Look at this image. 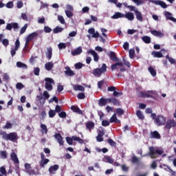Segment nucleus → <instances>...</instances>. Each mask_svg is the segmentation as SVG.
Here are the masks:
<instances>
[{
  "mask_svg": "<svg viewBox=\"0 0 176 176\" xmlns=\"http://www.w3.org/2000/svg\"><path fill=\"white\" fill-rule=\"evenodd\" d=\"M0 135H1L2 139L5 141H11L12 142H16L19 140V135L16 132H11L10 133H6V131H0Z\"/></svg>",
  "mask_w": 176,
  "mask_h": 176,
  "instance_id": "f257e3e1",
  "label": "nucleus"
},
{
  "mask_svg": "<svg viewBox=\"0 0 176 176\" xmlns=\"http://www.w3.org/2000/svg\"><path fill=\"white\" fill-rule=\"evenodd\" d=\"M107 103H112L115 106L120 105V100L113 97L109 98H101L98 101V105L100 107L105 106Z\"/></svg>",
  "mask_w": 176,
  "mask_h": 176,
  "instance_id": "f03ea898",
  "label": "nucleus"
},
{
  "mask_svg": "<svg viewBox=\"0 0 176 176\" xmlns=\"http://www.w3.org/2000/svg\"><path fill=\"white\" fill-rule=\"evenodd\" d=\"M164 151L160 148H155L154 146L149 147L148 155L151 159H157L161 155H163Z\"/></svg>",
  "mask_w": 176,
  "mask_h": 176,
  "instance_id": "7ed1b4c3",
  "label": "nucleus"
},
{
  "mask_svg": "<svg viewBox=\"0 0 176 176\" xmlns=\"http://www.w3.org/2000/svg\"><path fill=\"white\" fill-rule=\"evenodd\" d=\"M152 94L155 95L156 92L153 90L148 91H139L138 97L144 98H151L154 99L155 97Z\"/></svg>",
  "mask_w": 176,
  "mask_h": 176,
  "instance_id": "20e7f679",
  "label": "nucleus"
},
{
  "mask_svg": "<svg viewBox=\"0 0 176 176\" xmlns=\"http://www.w3.org/2000/svg\"><path fill=\"white\" fill-rule=\"evenodd\" d=\"M107 65L106 64L103 63L102 65L101 68H96L94 70V75L95 76H100L102 75V73L107 72Z\"/></svg>",
  "mask_w": 176,
  "mask_h": 176,
  "instance_id": "39448f33",
  "label": "nucleus"
},
{
  "mask_svg": "<svg viewBox=\"0 0 176 176\" xmlns=\"http://www.w3.org/2000/svg\"><path fill=\"white\" fill-rule=\"evenodd\" d=\"M166 121V119L165 117L159 115L156 117V118L155 119V123L157 125V126H162L165 124Z\"/></svg>",
  "mask_w": 176,
  "mask_h": 176,
  "instance_id": "423d86ee",
  "label": "nucleus"
},
{
  "mask_svg": "<svg viewBox=\"0 0 176 176\" xmlns=\"http://www.w3.org/2000/svg\"><path fill=\"white\" fill-rule=\"evenodd\" d=\"M45 89L47 91H52L53 89L52 84L54 83V80L50 78H45Z\"/></svg>",
  "mask_w": 176,
  "mask_h": 176,
  "instance_id": "0eeeda50",
  "label": "nucleus"
},
{
  "mask_svg": "<svg viewBox=\"0 0 176 176\" xmlns=\"http://www.w3.org/2000/svg\"><path fill=\"white\" fill-rule=\"evenodd\" d=\"M25 173L29 174V175H35V170L32 169L31 164H28V163L25 164Z\"/></svg>",
  "mask_w": 176,
  "mask_h": 176,
  "instance_id": "6e6552de",
  "label": "nucleus"
},
{
  "mask_svg": "<svg viewBox=\"0 0 176 176\" xmlns=\"http://www.w3.org/2000/svg\"><path fill=\"white\" fill-rule=\"evenodd\" d=\"M176 126V122L173 119L168 120L166 124V129L170 130L172 127Z\"/></svg>",
  "mask_w": 176,
  "mask_h": 176,
  "instance_id": "1a4fd4ad",
  "label": "nucleus"
},
{
  "mask_svg": "<svg viewBox=\"0 0 176 176\" xmlns=\"http://www.w3.org/2000/svg\"><path fill=\"white\" fill-rule=\"evenodd\" d=\"M10 159L16 164H19L20 163V161H19V157H17V154H16V153H14V151H12L10 153Z\"/></svg>",
  "mask_w": 176,
  "mask_h": 176,
  "instance_id": "9d476101",
  "label": "nucleus"
},
{
  "mask_svg": "<svg viewBox=\"0 0 176 176\" xmlns=\"http://www.w3.org/2000/svg\"><path fill=\"white\" fill-rule=\"evenodd\" d=\"M19 23H12L7 24L6 29L8 30H12V28H14V30H17V29H19Z\"/></svg>",
  "mask_w": 176,
  "mask_h": 176,
  "instance_id": "9b49d317",
  "label": "nucleus"
},
{
  "mask_svg": "<svg viewBox=\"0 0 176 176\" xmlns=\"http://www.w3.org/2000/svg\"><path fill=\"white\" fill-rule=\"evenodd\" d=\"M86 126V130H89V131H91V130H94L95 124L92 121L87 122L85 124Z\"/></svg>",
  "mask_w": 176,
  "mask_h": 176,
  "instance_id": "f8f14e48",
  "label": "nucleus"
},
{
  "mask_svg": "<svg viewBox=\"0 0 176 176\" xmlns=\"http://www.w3.org/2000/svg\"><path fill=\"white\" fill-rule=\"evenodd\" d=\"M150 138H154L155 140H160L161 135L157 131H154L151 132Z\"/></svg>",
  "mask_w": 176,
  "mask_h": 176,
  "instance_id": "ddd939ff",
  "label": "nucleus"
},
{
  "mask_svg": "<svg viewBox=\"0 0 176 176\" xmlns=\"http://www.w3.org/2000/svg\"><path fill=\"white\" fill-rule=\"evenodd\" d=\"M88 33L92 34L93 38H98L100 36L99 33L98 32H95V30L93 28L88 30Z\"/></svg>",
  "mask_w": 176,
  "mask_h": 176,
  "instance_id": "4468645a",
  "label": "nucleus"
},
{
  "mask_svg": "<svg viewBox=\"0 0 176 176\" xmlns=\"http://www.w3.org/2000/svg\"><path fill=\"white\" fill-rule=\"evenodd\" d=\"M54 138H56V140H57V141H58V142L60 146L63 145L64 142L63 140V137L60 135V133H56L54 135Z\"/></svg>",
  "mask_w": 176,
  "mask_h": 176,
  "instance_id": "2eb2a0df",
  "label": "nucleus"
},
{
  "mask_svg": "<svg viewBox=\"0 0 176 176\" xmlns=\"http://www.w3.org/2000/svg\"><path fill=\"white\" fill-rule=\"evenodd\" d=\"M65 69H66V71H65V74L66 76L72 77L75 75L74 72L72 70H71L69 66L65 67Z\"/></svg>",
  "mask_w": 176,
  "mask_h": 176,
  "instance_id": "dca6fc26",
  "label": "nucleus"
},
{
  "mask_svg": "<svg viewBox=\"0 0 176 176\" xmlns=\"http://www.w3.org/2000/svg\"><path fill=\"white\" fill-rule=\"evenodd\" d=\"M88 54H91L94 56V60L95 62L98 63L99 60V56L98 54L93 50H90L89 51L87 52Z\"/></svg>",
  "mask_w": 176,
  "mask_h": 176,
  "instance_id": "f3484780",
  "label": "nucleus"
},
{
  "mask_svg": "<svg viewBox=\"0 0 176 176\" xmlns=\"http://www.w3.org/2000/svg\"><path fill=\"white\" fill-rule=\"evenodd\" d=\"M58 168L59 166L58 164H54V166H52L49 168V173L50 174H55V171H57Z\"/></svg>",
  "mask_w": 176,
  "mask_h": 176,
  "instance_id": "a211bd4d",
  "label": "nucleus"
},
{
  "mask_svg": "<svg viewBox=\"0 0 176 176\" xmlns=\"http://www.w3.org/2000/svg\"><path fill=\"white\" fill-rule=\"evenodd\" d=\"M151 2L156 5L160 6L162 8H163L164 9L167 8V7H168L167 5L162 1H152Z\"/></svg>",
  "mask_w": 176,
  "mask_h": 176,
  "instance_id": "6ab92c4d",
  "label": "nucleus"
},
{
  "mask_svg": "<svg viewBox=\"0 0 176 176\" xmlns=\"http://www.w3.org/2000/svg\"><path fill=\"white\" fill-rule=\"evenodd\" d=\"M36 37H38V32H34L32 34H30L29 35H28V36L26 37L29 41H32V40H34V38H36Z\"/></svg>",
  "mask_w": 176,
  "mask_h": 176,
  "instance_id": "aec40b11",
  "label": "nucleus"
},
{
  "mask_svg": "<svg viewBox=\"0 0 176 176\" xmlns=\"http://www.w3.org/2000/svg\"><path fill=\"white\" fill-rule=\"evenodd\" d=\"M135 14L136 16V19H138V21L142 22L143 21V17H142V13L137 10H135Z\"/></svg>",
  "mask_w": 176,
  "mask_h": 176,
  "instance_id": "412c9836",
  "label": "nucleus"
},
{
  "mask_svg": "<svg viewBox=\"0 0 176 176\" xmlns=\"http://www.w3.org/2000/svg\"><path fill=\"white\" fill-rule=\"evenodd\" d=\"M46 57L48 60H50L52 56V48L48 47L47 48V52L45 53Z\"/></svg>",
  "mask_w": 176,
  "mask_h": 176,
  "instance_id": "4be33fe9",
  "label": "nucleus"
},
{
  "mask_svg": "<svg viewBox=\"0 0 176 176\" xmlns=\"http://www.w3.org/2000/svg\"><path fill=\"white\" fill-rule=\"evenodd\" d=\"M109 122L120 123V120L117 118L116 114L114 113L109 120Z\"/></svg>",
  "mask_w": 176,
  "mask_h": 176,
  "instance_id": "5701e85b",
  "label": "nucleus"
},
{
  "mask_svg": "<svg viewBox=\"0 0 176 176\" xmlns=\"http://www.w3.org/2000/svg\"><path fill=\"white\" fill-rule=\"evenodd\" d=\"M49 162H50V160L49 159L41 160L40 162H39L40 167H41L42 168H45V166L46 164H47V163H49Z\"/></svg>",
  "mask_w": 176,
  "mask_h": 176,
  "instance_id": "b1692460",
  "label": "nucleus"
},
{
  "mask_svg": "<svg viewBox=\"0 0 176 176\" xmlns=\"http://www.w3.org/2000/svg\"><path fill=\"white\" fill-rule=\"evenodd\" d=\"M151 32L153 36H155L157 37H163L164 36L163 33L157 30H151Z\"/></svg>",
  "mask_w": 176,
  "mask_h": 176,
  "instance_id": "393cba45",
  "label": "nucleus"
},
{
  "mask_svg": "<svg viewBox=\"0 0 176 176\" xmlns=\"http://www.w3.org/2000/svg\"><path fill=\"white\" fill-rule=\"evenodd\" d=\"M119 18H124V14L118 12H116L115 14L111 16V19H118Z\"/></svg>",
  "mask_w": 176,
  "mask_h": 176,
  "instance_id": "a878e982",
  "label": "nucleus"
},
{
  "mask_svg": "<svg viewBox=\"0 0 176 176\" xmlns=\"http://www.w3.org/2000/svg\"><path fill=\"white\" fill-rule=\"evenodd\" d=\"M40 126L41 129L42 134H47V131H48L47 126H46V124H41L40 125Z\"/></svg>",
  "mask_w": 176,
  "mask_h": 176,
  "instance_id": "bb28decb",
  "label": "nucleus"
},
{
  "mask_svg": "<svg viewBox=\"0 0 176 176\" xmlns=\"http://www.w3.org/2000/svg\"><path fill=\"white\" fill-rule=\"evenodd\" d=\"M16 67H18L19 68H23V69H28V66L27 65H25V63H23L20 61L16 63Z\"/></svg>",
  "mask_w": 176,
  "mask_h": 176,
  "instance_id": "cd10ccee",
  "label": "nucleus"
},
{
  "mask_svg": "<svg viewBox=\"0 0 176 176\" xmlns=\"http://www.w3.org/2000/svg\"><path fill=\"white\" fill-rule=\"evenodd\" d=\"M124 18H126L129 21H133L134 19V15L132 12H128L124 14Z\"/></svg>",
  "mask_w": 176,
  "mask_h": 176,
  "instance_id": "c85d7f7f",
  "label": "nucleus"
},
{
  "mask_svg": "<svg viewBox=\"0 0 176 176\" xmlns=\"http://www.w3.org/2000/svg\"><path fill=\"white\" fill-rule=\"evenodd\" d=\"M152 56L155 58H162L163 57V54L162 52H155L153 51L152 53H151Z\"/></svg>",
  "mask_w": 176,
  "mask_h": 176,
  "instance_id": "c756f323",
  "label": "nucleus"
},
{
  "mask_svg": "<svg viewBox=\"0 0 176 176\" xmlns=\"http://www.w3.org/2000/svg\"><path fill=\"white\" fill-rule=\"evenodd\" d=\"M109 56L110 57V59L114 62H116L118 60V58L113 52H111Z\"/></svg>",
  "mask_w": 176,
  "mask_h": 176,
  "instance_id": "7c9ffc66",
  "label": "nucleus"
},
{
  "mask_svg": "<svg viewBox=\"0 0 176 176\" xmlns=\"http://www.w3.org/2000/svg\"><path fill=\"white\" fill-rule=\"evenodd\" d=\"M45 67L46 70L50 71L54 67V64L52 62L47 63L45 65Z\"/></svg>",
  "mask_w": 176,
  "mask_h": 176,
  "instance_id": "2f4dec72",
  "label": "nucleus"
},
{
  "mask_svg": "<svg viewBox=\"0 0 176 176\" xmlns=\"http://www.w3.org/2000/svg\"><path fill=\"white\" fill-rule=\"evenodd\" d=\"M74 89L75 91H85V87H82V85H76L74 86Z\"/></svg>",
  "mask_w": 176,
  "mask_h": 176,
  "instance_id": "473e14b6",
  "label": "nucleus"
},
{
  "mask_svg": "<svg viewBox=\"0 0 176 176\" xmlns=\"http://www.w3.org/2000/svg\"><path fill=\"white\" fill-rule=\"evenodd\" d=\"M82 52V48L80 47H79L77 49H76L74 52H72V54L73 56L78 55V54H81Z\"/></svg>",
  "mask_w": 176,
  "mask_h": 176,
  "instance_id": "72a5a7b5",
  "label": "nucleus"
},
{
  "mask_svg": "<svg viewBox=\"0 0 176 176\" xmlns=\"http://www.w3.org/2000/svg\"><path fill=\"white\" fill-rule=\"evenodd\" d=\"M71 109L74 112L78 113L79 114H82V111L78 107H76V106L73 105V106L71 107Z\"/></svg>",
  "mask_w": 176,
  "mask_h": 176,
  "instance_id": "f704fd0d",
  "label": "nucleus"
},
{
  "mask_svg": "<svg viewBox=\"0 0 176 176\" xmlns=\"http://www.w3.org/2000/svg\"><path fill=\"white\" fill-rule=\"evenodd\" d=\"M165 15L166 16V17L170 19V21H173V22H175L176 23V19H175L174 17H172V14L168 12H166L165 13Z\"/></svg>",
  "mask_w": 176,
  "mask_h": 176,
  "instance_id": "c9c22d12",
  "label": "nucleus"
},
{
  "mask_svg": "<svg viewBox=\"0 0 176 176\" xmlns=\"http://www.w3.org/2000/svg\"><path fill=\"white\" fill-rule=\"evenodd\" d=\"M63 30H64L63 28L59 26H56L55 28L53 29V32L54 34H58V33L62 32Z\"/></svg>",
  "mask_w": 176,
  "mask_h": 176,
  "instance_id": "e433bc0d",
  "label": "nucleus"
},
{
  "mask_svg": "<svg viewBox=\"0 0 176 176\" xmlns=\"http://www.w3.org/2000/svg\"><path fill=\"white\" fill-rule=\"evenodd\" d=\"M136 115L139 119L143 120L144 119V116L140 110L137 111Z\"/></svg>",
  "mask_w": 176,
  "mask_h": 176,
  "instance_id": "4c0bfd02",
  "label": "nucleus"
},
{
  "mask_svg": "<svg viewBox=\"0 0 176 176\" xmlns=\"http://www.w3.org/2000/svg\"><path fill=\"white\" fill-rule=\"evenodd\" d=\"M0 156L1 159H8V153L6 151H1Z\"/></svg>",
  "mask_w": 176,
  "mask_h": 176,
  "instance_id": "58836bf2",
  "label": "nucleus"
},
{
  "mask_svg": "<svg viewBox=\"0 0 176 176\" xmlns=\"http://www.w3.org/2000/svg\"><path fill=\"white\" fill-rule=\"evenodd\" d=\"M142 41L146 43V44H148L151 42V39L149 36H144L142 37Z\"/></svg>",
  "mask_w": 176,
  "mask_h": 176,
  "instance_id": "ea45409f",
  "label": "nucleus"
},
{
  "mask_svg": "<svg viewBox=\"0 0 176 176\" xmlns=\"http://www.w3.org/2000/svg\"><path fill=\"white\" fill-rule=\"evenodd\" d=\"M72 140L73 141H77L78 142H79V144H83L84 142L83 140L76 136H72Z\"/></svg>",
  "mask_w": 176,
  "mask_h": 176,
  "instance_id": "a19ab883",
  "label": "nucleus"
},
{
  "mask_svg": "<svg viewBox=\"0 0 176 176\" xmlns=\"http://www.w3.org/2000/svg\"><path fill=\"white\" fill-rule=\"evenodd\" d=\"M162 166H163V167H167V168H168L169 172L170 173L171 175H173V176H175V175H176V171L173 170L170 168V166H167V165H166V164H163Z\"/></svg>",
  "mask_w": 176,
  "mask_h": 176,
  "instance_id": "79ce46f5",
  "label": "nucleus"
},
{
  "mask_svg": "<svg viewBox=\"0 0 176 176\" xmlns=\"http://www.w3.org/2000/svg\"><path fill=\"white\" fill-rule=\"evenodd\" d=\"M148 71L153 76H156L157 73H156V71L155 70V69L153 67H148Z\"/></svg>",
  "mask_w": 176,
  "mask_h": 176,
  "instance_id": "37998d69",
  "label": "nucleus"
},
{
  "mask_svg": "<svg viewBox=\"0 0 176 176\" xmlns=\"http://www.w3.org/2000/svg\"><path fill=\"white\" fill-rule=\"evenodd\" d=\"M133 1L136 3L137 6H140L145 3L146 0H133Z\"/></svg>",
  "mask_w": 176,
  "mask_h": 176,
  "instance_id": "c03bdc74",
  "label": "nucleus"
},
{
  "mask_svg": "<svg viewBox=\"0 0 176 176\" xmlns=\"http://www.w3.org/2000/svg\"><path fill=\"white\" fill-rule=\"evenodd\" d=\"M12 123L9 122H6V125L3 126V129H6L7 130H9V129H12Z\"/></svg>",
  "mask_w": 176,
  "mask_h": 176,
  "instance_id": "a18cd8bd",
  "label": "nucleus"
},
{
  "mask_svg": "<svg viewBox=\"0 0 176 176\" xmlns=\"http://www.w3.org/2000/svg\"><path fill=\"white\" fill-rule=\"evenodd\" d=\"M104 159L107 163H110V164H112L114 162V160L109 156H105Z\"/></svg>",
  "mask_w": 176,
  "mask_h": 176,
  "instance_id": "49530a36",
  "label": "nucleus"
},
{
  "mask_svg": "<svg viewBox=\"0 0 176 176\" xmlns=\"http://www.w3.org/2000/svg\"><path fill=\"white\" fill-rule=\"evenodd\" d=\"M28 28V25L25 24L24 26L22 28H21L20 34H24L25 32V31L27 30Z\"/></svg>",
  "mask_w": 176,
  "mask_h": 176,
  "instance_id": "de8ad7c7",
  "label": "nucleus"
},
{
  "mask_svg": "<svg viewBox=\"0 0 176 176\" xmlns=\"http://www.w3.org/2000/svg\"><path fill=\"white\" fill-rule=\"evenodd\" d=\"M56 112L55 111V110H52V109H50V110L49 111V112H48L49 117L51 118H54V116L56 115Z\"/></svg>",
  "mask_w": 176,
  "mask_h": 176,
  "instance_id": "09e8293b",
  "label": "nucleus"
},
{
  "mask_svg": "<svg viewBox=\"0 0 176 176\" xmlns=\"http://www.w3.org/2000/svg\"><path fill=\"white\" fill-rule=\"evenodd\" d=\"M108 143L109 144V145H111V146H114V148H116V143L112 139L109 138L108 140Z\"/></svg>",
  "mask_w": 176,
  "mask_h": 176,
  "instance_id": "8fccbe9b",
  "label": "nucleus"
},
{
  "mask_svg": "<svg viewBox=\"0 0 176 176\" xmlns=\"http://www.w3.org/2000/svg\"><path fill=\"white\" fill-rule=\"evenodd\" d=\"M66 141L69 145H72L73 144V138L70 137H67L66 138Z\"/></svg>",
  "mask_w": 176,
  "mask_h": 176,
  "instance_id": "3c124183",
  "label": "nucleus"
},
{
  "mask_svg": "<svg viewBox=\"0 0 176 176\" xmlns=\"http://www.w3.org/2000/svg\"><path fill=\"white\" fill-rule=\"evenodd\" d=\"M116 113H117L118 115H120V116L123 115L124 113V110H123L122 108H118V109H116Z\"/></svg>",
  "mask_w": 176,
  "mask_h": 176,
  "instance_id": "603ef678",
  "label": "nucleus"
},
{
  "mask_svg": "<svg viewBox=\"0 0 176 176\" xmlns=\"http://www.w3.org/2000/svg\"><path fill=\"white\" fill-rule=\"evenodd\" d=\"M43 96H44L45 100L50 98V95L49 94V92H47V91H44L43 93Z\"/></svg>",
  "mask_w": 176,
  "mask_h": 176,
  "instance_id": "864d4df0",
  "label": "nucleus"
},
{
  "mask_svg": "<svg viewBox=\"0 0 176 176\" xmlns=\"http://www.w3.org/2000/svg\"><path fill=\"white\" fill-rule=\"evenodd\" d=\"M58 116L61 118H65L67 117V113L65 111H60L58 113Z\"/></svg>",
  "mask_w": 176,
  "mask_h": 176,
  "instance_id": "5fc2aeb1",
  "label": "nucleus"
},
{
  "mask_svg": "<svg viewBox=\"0 0 176 176\" xmlns=\"http://www.w3.org/2000/svg\"><path fill=\"white\" fill-rule=\"evenodd\" d=\"M166 58H167L171 64L175 63V60L174 58L170 57L168 55L166 56Z\"/></svg>",
  "mask_w": 176,
  "mask_h": 176,
  "instance_id": "6e6d98bb",
  "label": "nucleus"
},
{
  "mask_svg": "<svg viewBox=\"0 0 176 176\" xmlns=\"http://www.w3.org/2000/svg\"><path fill=\"white\" fill-rule=\"evenodd\" d=\"M15 50H19V48H20V40L16 39V41H15Z\"/></svg>",
  "mask_w": 176,
  "mask_h": 176,
  "instance_id": "4d7b16f0",
  "label": "nucleus"
},
{
  "mask_svg": "<svg viewBox=\"0 0 176 176\" xmlns=\"http://www.w3.org/2000/svg\"><path fill=\"white\" fill-rule=\"evenodd\" d=\"M37 98L39 102H43V104H45V98H43V96L42 95L40 96H37Z\"/></svg>",
  "mask_w": 176,
  "mask_h": 176,
  "instance_id": "13d9d810",
  "label": "nucleus"
},
{
  "mask_svg": "<svg viewBox=\"0 0 176 176\" xmlns=\"http://www.w3.org/2000/svg\"><path fill=\"white\" fill-rule=\"evenodd\" d=\"M58 20L60 21V23L61 24H65V19H64L63 16H62L58 15Z\"/></svg>",
  "mask_w": 176,
  "mask_h": 176,
  "instance_id": "bf43d9fd",
  "label": "nucleus"
},
{
  "mask_svg": "<svg viewBox=\"0 0 176 176\" xmlns=\"http://www.w3.org/2000/svg\"><path fill=\"white\" fill-rule=\"evenodd\" d=\"M122 61H123V63L127 66L129 68L131 67V64L129 61H127L124 57L122 58Z\"/></svg>",
  "mask_w": 176,
  "mask_h": 176,
  "instance_id": "052dcab7",
  "label": "nucleus"
},
{
  "mask_svg": "<svg viewBox=\"0 0 176 176\" xmlns=\"http://www.w3.org/2000/svg\"><path fill=\"white\" fill-rule=\"evenodd\" d=\"M40 72H41V69H39V67H36L34 70V74L35 76H39Z\"/></svg>",
  "mask_w": 176,
  "mask_h": 176,
  "instance_id": "680f3d73",
  "label": "nucleus"
},
{
  "mask_svg": "<svg viewBox=\"0 0 176 176\" xmlns=\"http://www.w3.org/2000/svg\"><path fill=\"white\" fill-rule=\"evenodd\" d=\"M1 43L5 47H8V45H9V40H8V38L3 39Z\"/></svg>",
  "mask_w": 176,
  "mask_h": 176,
  "instance_id": "e2e57ef3",
  "label": "nucleus"
},
{
  "mask_svg": "<svg viewBox=\"0 0 176 176\" xmlns=\"http://www.w3.org/2000/svg\"><path fill=\"white\" fill-rule=\"evenodd\" d=\"M77 97L78 99L82 100V99L85 98V95L84 93L81 92L77 95Z\"/></svg>",
  "mask_w": 176,
  "mask_h": 176,
  "instance_id": "0e129e2a",
  "label": "nucleus"
},
{
  "mask_svg": "<svg viewBox=\"0 0 176 176\" xmlns=\"http://www.w3.org/2000/svg\"><path fill=\"white\" fill-rule=\"evenodd\" d=\"M83 65L81 63H78L74 65V67L77 69H80L82 67Z\"/></svg>",
  "mask_w": 176,
  "mask_h": 176,
  "instance_id": "69168bd1",
  "label": "nucleus"
},
{
  "mask_svg": "<svg viewBox=\"0 0 176 176\" xmlns=\"http://www.w3.org/2000/svg\"><path fill=\"white\" fill-rule=\"evenodd\" d=\"M122 95V92H118L116 91V90L113 91V97H118V96H120Z\"/></svg>",
  "mask_w": 176,
  "mask_h": 176,
  "instance_id": "338daca9",
  "label": "nucleus"
},
{
  "mask_svg": "<svg viewBox=\"0 0 176 176\" xmlns=\"http://www.w3.org/2000/svg\"><path fill=\"white\" fill-rule=\"evenodd\" d=\"M65 14L68 18L73 16V13L69 10H65Z\"/></svg>",
  "mask_w": 176,
  "mask_h": 176,
  "instance_id": "774afa93",
  "label": "nucleus"
}]
</instances>
